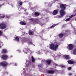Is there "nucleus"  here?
<instances>
[{
  "instance_id": "1",
  "label": "nucleus",
  "mask_w": 76,
  "mask_h": 76,
  "mask_svg": "<svg viewBox=\"0 0 76 76\" xmlns=\"http://www.w3.org/2000/svg\"><path fill=\"white\" fill-rule=\"evenodd\" d=\"M66 6V5L65 4H61L60 5V7L62 10L60 11L59 13L60 15L63 16H64L66 14V12H65L64 10H65Z\"/></svg>"
},
{
  "instance_id": "2",
  "label": "nucleus",
  "mask_w": 76,
  "mask_h": 76,
  "mask_svg": "<svg viewBox=\"0 0 76 76\" xmlns=\"http://www.w3.org/2000/svg\"><path fill=\"white\" fill-rule=\"evenodd\" d=\"M58 45L56 44V45H54V44L53 43H52L50 44V45L49 48L52 50H53L54 51H56L58 48Z\"/></svg>"
},
{
  "instance_id": "3",
  "label": "nucleus",
  "mask_w": 76,
  "mask_h": 76,
  "mask_svg": "<svg viewBox=\"0 0 76 76\" xmlns=\"http://www.w3.org/2000/svg\"><path fill=\"white\" fill-rule=\"evenodd\" d=\"M23 52H24V53L27 54L29 53L31 54V51L29 50H27L26 48H24L23 50Z\"/></svg>"
},
{
  "instance_id": "4",
  "label": "nucleus",
  "mask_w": 76,
  "mask_h": 76,
  "mask_svg": "<svg viewBox=\"0 0 76 76\" xmlns=\"http://www.w3.org/2000/svg\"><path fill=\"white\" fill-rule=\"evenodd\" d=\"M6 25L4 23H2L0 24V28L1 29H4L6 28Z\"/></svg>"
},
{
  "instance_id": "5",
  "label": "nucleus",
  "mask_w": 76,
  "mask_h": 76,
  "mask_svg": "<svg viewBox=\"0 0 76 76\" xmlns=\"http://www.w3.org/2000/svg\"><path fill=\"white\" fill-rule=\"evenodd\" d=\"M1 65L4 67L6 66L7 65V63L6 61H4L0 63V66Z\"/></svg>"
},
{
  "instance_id": "6",
  "label": "nucleus",
  "mask_w": 76,
  "mask_h": 76,
  "mask_svg": "<svg viewBox=\"0 0 76 76\" xmlns=\"http://www.w3.org/2000/svg\"><path fill=\"white\" fill-rule=\"evenodd\" d=\"M31 61H26V64L27 67V69H28V66H30L31 64Z\"/></svg>"
},
{
  "instance_id": "7",
  "label": "nucleus",
  "mask_w": 76,
  "mask_h": 76,
  "mask_svg": "<svg viewBox=\"0 0 76 76\" xmlns=\"http://www.w3.org/2000/svg\"><path fill=\"white\" fill-rule=\"evenodd\" d=\"M68 49L69 50H72L73 49V45L69 44L68 45Z\"/></svg>"
},
{
  "instance_id": "8",
  "label": "nucleus",
  "mask_w": 76,
  "mask_h": 76,
  "mask_svg": "<svg viewBox=\"0 0 76 76\" xmlns=\"http://www.w3.org/2000/svg\"><path fill=\"white\" fill-rule=\"evenodd\" d=\"M1 57L3 59H4V60H6V59H7V58L8 56L6 55H5L2 56Z\"/></svg>"
},
{
  "instance_id": "9",
  "label": "nucleus",
  "mask_w": 76,
  "mask_h": 76,
  "mask_svg": "<svg viewBox=\"0 0 76 76\" xmlns=\"http://www.w3.org/2000/svg\"><path fill=\"white\" fill-rule=\"evenodd\" d=\"M64 57H65V58L66 59V60H69L70 59V58L69 57V56L68 55H65L63 56Z\"/></svg>"
},
{
  "instance_id": "10",
  "label": "nucleus",
  "mask_w": 76,
  "mask_h": 76,
  "mask_svg": "<svg viewBox=\"0 0 76 76\" xmlns=\"http://www.w3.org/2000/svg\"><path fill=\"white\" fill-rule=\"evenodd\" d=\"M7 52V50L5 49H3L2 51V54H5V53H6Z\"/></svg>"
},
{
  "instance_id": "11",
  "label": "nucleus",
  "mask_w": 76,
  "mask_h": 76,
  "mask_svg": "<svg viewBox=\"0 0 76 76\" xmlns=\"http://www.w3.org/2000/svg\"><path fill=\"white\" fill-rule=\"evenodd\" d=\"M54 72L53 70H48V71L47 72L49 74H53Z\"/></svg>"
},
{
  "instance_id": "12",
  "label": "nucleus",
  "mask_w": 76,
  "mask_h": 76,
  "mask_svg": "<svg viewBox=\"0 0 76 76\" xmlns=\"http://www.w3.org/2000/svg\"><path fill=\"white\" fill-rule=\"evenodd\" d=\"M51 62V60L50 59H48L46 61V63L48 65L50 64Z\"/></svg>"
},
{
  "instance_id": "13",
  "label": "nucleus",
  "mask_w": 76,
  "mask_h": 76,
  "mask_svg": "<svg viewBox=\"0 0 76 76\" xmlns=\"http://www.w3.org/2000/svg\"><path fill=\"white\" fill-rule=\"evenodd\" d=\"M31 23H32V24H33V25H35V24H40V23H39V22H38L36 21H33L31 22Z\"/></svg>"
},
{
  "instance_id": "14",
  "label": "nucleus",
  "mask_w": 76,
  "mask_h": 76,
  "mask_svg": "<svg viewBox=\"0 0 76 76\" xmlns=\"http://www.w3.org/2000/svg\"><path fill=\"white\" fill-rule=\"evenodd\" d=\"M57 13H58V11L57 10H55L53 11V15H56V14H57Z\"/></svg>"
},
{
  "instance_id": "15",
  "label": "nucleus",
  "mask_w": 76,
  "mask_h": 76,
  "mask_svg": "<svg viewBox=\"0 0 76 76\" xmlns=\"http://www.w3.org/2000/svg\"><path fill=\"white\" fill-rule=\"evenodd\" d=\"M64 36V34H60L58 35L59 38H63Z\"/></svg>"
},
{
  "instance_id": "16",
  "label": "nucleus",
  "mask_w": 76,
  "mask_h": 76,
  "mask_svg": "<svg viewBox=\"0 0 76 76\" xmlns=\"http://www.w3.org/2000/svg\"><path fill=\"white\" fill-rule=\"evenodd\" d=\"M20 24L21 25H25L26 24V23L23 21H21L20 23Z\"/></svg>"
},
{
  "instance_id": "17",
  "label": "nucleus",
  "mask_w": 76,
  "mask_h": 76,
  "mask_svg": "<svg viewBox=\"0 0 76 76\" xmlns=\"http://www.w3.org/2000/svg\"><path fill=\"white\" fill-rule=\"evenodd\" d=\"M34 14L35 16H38L40 15V13L38 12H36L34 13Z\"/></svg>"
},
{
  "instance_id": "18",
  "label": "nucleus",
  "mask_w": 76,
  "mask_h": 76,
  "mask_svg": "<svg viewBox=\"0 0 76 76\" xmlns=\"http://www.w3.org/2000/svg\"><path fill=\"white\" fill-rule=\"evenodd\" d=\"M67 62L69 64H73L74 63V62L71 61H68Z\"/></svg>"
},
{
  "instance_id": "19",
  "label": "nucleus",
  "mask_w": 76,
  "mask_h": 76,
  "mask_svg": "<svg viewBox=\"0 0 76 76\" xmlns=\"http://www.w3.org/2000/svg\"><path fill=\"white\" fill-rule=\"evenodd\" d=\"M57 24H54L53 25H52L50 27L48 28V29H51V28H53V27H55V26H56V25H57Z\"/></svg>"
},
{
  "instance_id": "20",
  "label": "nucleus",
  "mask_w": 76,
  "mask_h": 76,
  "mask_svg": "<svg viewBox=\"0 0 76 76\" xmlns=\"http://www.w3.org/2000/svg\"><path fill=\"white\" fill-rule=\"evenodd\" d=\"M27 42L29 45H30V44L31 45H32V41H29V40H28L27 41Z\"/></svg>"
},
{
  "instance_id": "21",
  "label": "nucleus",
  "mask_w": 76,
  "mask_h": 76,
  "mask_svg": "<svg viewBox=\"0 0 76 76\" xmlns=\"http://www.w3.org/2000/svg\"><path fill=\"white\" fill-rule=\"evenodd\" d=\"M18 10H22V9H23V8L22 7H20V6H18Z\"/></svg>"
},
{
  "instance_id": "22",
  "label": "nucleus",
  "mask_w": 76,
  "mask_h": 76,
  "mask_svg": "<svg viewBox=\"0 0 76 76\" xmlns=\"http://www.w3.org/2000/svg\"><path fill=\"white\" fill-rule=\"evenodd\" d=\"M73 53L74 54L76 55V48L73 51Z\"/></svg>"
},
{
  "instance_id": "23",
  "label": "nucleus",
  "mask_w": 76,
  "mask_h": 76,
  "mask_svg": "<svg viewBox=\"0 0 76 76\" xmlns=\"http://www.w3.org/2000/svg\"><path fill=\"white\" fill-rule=\"evenodd\" d=\"M31 58L32 60V62H35V59L34 58V57L32 56L31 57Z\"/></svg>"
},
{
  "instance_id": "24",
  "label": "nucleus",
  "mask_w": 76,
  "mask_h": 76,
  "mask_svg": "<svg viewBox=\"0 0 76 76\" xmlns=\"http://www.w3.org/2000/svg\"><path fill=\"white\" fill-rule=\"evenodd\" d=\"M3 42L0 41V48L1 47V46H3Z\"/></svg>"
},
{
  "instance_id": "25",
  "label": "nucleus",
  "mask_w": 76,
  "mask_h": 76,
  "mask_svg": "<svg viewBox=\"0 0 76 76\" xmlns=\"http://www.w3.org/2000/svg\"><path fill=\"white\" fill-rule=\"evenodd\" d=\"M38 66L39 67H42L43 66V65L42 64H40L38 65Z\"/></svg>"
},
{
  "instance_id": "26",
  "label": "nucleus",
  "mask_w": 76,
  "mask_h": 76,
  "mask_svg": "<svg viewBox=\"0 0 76 76\" xmlns=\"http://www.w3.org/2000/svg\"><path fill=\"white\" fill-rule=\"evenodd\" d=\"M15 40L16 41H19V38L18 37H15Z\"/></svg>"
},
{
  "instance_id": "27",
  "label": "nucleus",
  "mask_w": 76,
  "mask_h": 76,
  "mask_svg": "<svg viewBox=\"0 0 76 76\" xmlns=\"http://www.w3.org/2000/svg\"><path fill=\"white\" fill-rule=\"evenodd\" d=\"M57 16V18H62L63 16L61 15H58Z\"/></svg>"
},
{
  "instance_id": "28",
  "label": "nucleus",
  "mask_w": 76,
  "mask_h": 76,
  "mask_svg": "<svg viewBox=\"0 0 76 76\" xmlns=\"http://www.w3.org/2000/svg\"><path fill=\"white\" fill-rule=\"evenodd\" d=\"M18 4H20V5H22V2H20L19 1H18L17 3Z\"/></svg>"
},
{
  "instance_id": "29",
  "label": "nucleus",
  "mask_w": 76,
  "mask_h": 76,
  "mask_svg": "<svg viewBox=\"0 0 76 76\" xmlns=\"http://www.w3.org/2000/svg\"><path fill=\"white\" fill-rule=\"evenodd\" d=\"M5 18V15H3L2 16H1L0 17V19H2L3 18Z\"/></svg>"
},
{
  "instance_id": "30",
  "label": "nucleus",
  "mask_w": 76,
  "mask_h": 76,
  "mask_svg": "<svg viewBox=\"0 0 76 76\" xmlns=\"http://www.w3.org/2000/svg\"><path fill=\"white\" fill-rule=\"evenodd\" d=\"M75 15H76V14L73 15H71V16H70L69 17V18H73V17L74 16H75Z\"/></svg>"
},
{
  "instance_id": "31",
  "label": "nucleus",
  "mask_w": 76,
  "mask_h": 76,
  "mask_svg": "<svg viewBox=\"0 0 76 76\" xmlns=\"http://www.w3.org/2000/svg\"><path fill=\"white\" fill-rule=\"evenodd\" d=\"M29 33L30 35H32L33 34V33H32V31H29Z\"/></svg>"
},
{
  "instance_id": "32",
  "label": "nucleus",
  "mask_w": 76,
  "mask_h": 76,
  "mask_svg": "<svg viewBox=\"0 0 76 76\" xmlns=\"http://www.w3.org/2000/svg\"><path fill=\"white\" fill-rule=\"evenodd\" d=\"M70 20V18H68L67 19H66L65 21H66V22H68V21H69V20Z\"/></svg>"
},
{
  "instance_id": "33",
  "label": "nucleus",
  "mask_w": 76,
  "mask_h": 76,
  "mask_svg": "<svg viewBox=\"0 0 76 76\" xmlns=\"http://www.w3.org/2000/svg\"><path fill=\"white\" fill-rule=\"evenodd\" d=\"M42 54V53L41 52L40 53V51H39L38 52V54Z\"/></svg>"
},
{
  "instance_id": "34",
  "label": "nucleus",
  "mask_w": 76,
  "mask_h": 76,
  "mask_svg": "<svg viewBox=\"0 0 76 76\" xmlns=\"http://www.w3.org/2000/svg\"><path fill=\"white\" fill-rule=\"evenodd\" d=\"M30 20L31 22H32L34 20V19L33 18H31L30 19Z\"/></svg>"
},
{
  "instance_id": "35",
  "label": "nucleus",
  "mask_w": 76,
  "mask_h": 76,
  "mask_svg": "<svg viewBox=\"0 0 76 76\" xmlns=\"http://www.w3.org/2000/svg\"><path fill=\"white\" fill-rule=\"evenodd\" d=\"M68 69V70H71V69L72 68H71V67H69Z\"/></svg>"
},
{
  "instance_id": "36",
  "label": "nucleus",
  "mask_w": 76,
  "mask_h": 76,
  "mask_svg": "<svg viewBox=\"0 0 76 76\" xmlns=\"http://www.w3.org/2000/svg\"><path fill=\"white\" fill-rule=\"evenodd\" d=\"M61 67H63V68H64V67H65V66L63 65H62L61 66Z\"/></svg>"
},
{
  "instance_id": "37",
  "label": "nucleus",
  "mask_w": 76,
  "mask_h": 76,
  "mask_svg": "<svg viewBox=\"0 0 76 76\" xmlns=\"http://www.w3.org/2000/svg\"><path fill=\"white\" fill-rule=\"evenodd\" d=\"M48 51L46 50V54H48Z\"/></svg>"
},
{
  "instance_id": "38",
  "label": "nucleus",
  "mask_w": 76,
  "mask_h": 76,
  "mask_svg": "<svg viewBox=\"0 0 76 76\" xmlns=\"http://www.w3.org/2000/svg\"><path fill=\"white\" fill-rule=\"evenodd\" d=\"M2 34V33L1 32V31L0 30V35H1Z\"/></svg>"
},
{
  "instance_id": "39",
  "label": "nucleus",
  "mask_w": 76,
  "mask_h": 76,
  "mask_svg": "<svg viewBox=\"0 0 76 76\" xmlns=\"http://www.w3.org/2000/svg\"><path fill=\"white\" fill-rule=\"evenodd\" d=\"M72 75V74L71 73H69V76H71V75Z\"/></svg>"
},
{
  "instance_id": "40",
  "label": "nucleus",
  "mask_w": 76,
  "mask_h": 76,
  "mask_svg": "<svg viewBox=\"0 0 76 76\" xmlns=\"http://www.w3.org/2000/svg\"><path fill=\"white\" fill-rule=\"evenodd\" d=\"M28 4H29V5H30V6H31V4H32V3H28Z\"/></svg>"
},
{
  "instance_id": "41",
  "label": "nucleus",
  "mask_w": 76,
  "mask_h": 76,
  "mask_svg": "<svg viewBox=\"0 0 76 76\" xmlns=\"http://www.w3.org/2000/svg\"><path fill=\"white\" fill-rule=\"evenodd\" d=\"M71 26H72V28H73V29H74L75 28H74V27L72 26V24H71Z\"/></svg>"
},
{
  "instance_id": "42",
  "label": "nucleus",
  "mask_w": 76,
  "mask_h": 76,
  "mask_svg": "<svg viewBox=\"0 0 76 76\" xmlns=\"http://www.w3.org/2000/svg\"><path fill=\"white\" fill-rule=\"evenodd\" d=\"M12 57H13V56L12 55L10 56V58H12Z\"/></svg>"
},
{
  "instance_id": "43",
  "label": "nucleus",
  "mask_w": 76,
  "mask_h": 76,
  "mask_svg": "<svg viewBox=\"0 0 76 76\" xmlns=\"http://www.w3.org/2000/svg\"><path fill=\"white\" fill-rule=\"evenodd\" d=\"M14 66H17V64H15Z\"/></svg>"
},
{
  "instance_id": "44",
  "label": "nucleus",
  "mask_w": 76,
  "mask_h": 76,
  "mask_svg": "<svg viewBox=\"0 0 76 76\" xmlns=\"http://www.w3.org/2000/svg\"><path fill=\"white\" fill-rule=\"evenodd\" d=\"M5 74H6V75L8 74V72H6Z\"/></svg>"
},
{
  "instance_id": "45",
  "label": "nucleus",
  "mask_w": 76,
  "mask_h": 76,
  "mask_svg": "<svg viewBox=\"0 0 76 76\" xmlns=\"http://www.w3.org/2000/svg\"><path fill=\"white\" fill-rule=\"evenodd\" d=\"M55 64V66H57V65H58L57 64Z\"/></svg>"
},
{
  "instance_id": "46",
  "label": "nucleus",
  "mask_w": 76,
  "mask_h": 76,
  "mask_svg": "<svg viewBox=\"0 0 76 76\" xmlns=\"http://www.w3.org/2000/svg\"><path fill=\"white\" fill-rule=\"evenodd\" d=\"M23 35H24V34H25V32H23Z\"/></svg>"
},
{
  "instance_id": "47",
  "label": "nucleus",
  "mask_w": 76,
  "mask_h": 76,
  "mask_svg": "<svg viewBox=\"0 0 76 76\" xmlns=\"http://www.w3.org/2000/svg\"><path fill=\"white\" fill-rule=\"evenodd\" d=\"M19 53H20V51H19Z\"/></svg>"
},
{
  "instance_id": "48",
  "label": "nucleus",
  "mask_w": 76,
  "mask_h": 76,
  "mask_svg": "<svg viewBox=\"0 0 76 76\" xmlns=\"http://www.w3.org/2000/svg\"><path fill=\"white\" fill-rule=\"evenodd\" d=\"M25 69V68H23V70H24Z\"/></svg>"
},
{
  "instance_id": "49",
  "label": "nucleus",
  "mask_w": 76,
  "mask_h": 76,
  "mask_svg": "<svg viewBox=\"0 0 76 76\" xmlns=\"http://www.w3.org/2000/svg\"><path fill=\"white\" fill-rule=\"evenodd\" d=\"M1 5H0V7H1Z\"/></svg>"
},
{
  "instance_id": "50",
  "label": "nucleus",
  "mask_w": 76,
  "mask_h": 76,
  "mask_svg": "<svg viewBox=\"0 0 76 76\" xmlns=\"http://www.w3.org/2000/svg\"><path fill=\"white\" fill-rule=\"evenodd\" d=\"M2 75H3V73H2Z\"/></svg>"
},
{
  "instance_id": "51",
  "label": "nucleus",
  "mask_w": 76,
  "mask_h": 76,
  "mask_svg": "<svg viewBox=\"0 0 76 76\" xmlns=\"http://www.w3.org/2000/svg\"><path fill=\"white\" fill-rule=\"evenodd\" d=\"M6 18H7V17Z\"/></svg>"
},
{
  "instance_id": "52",
  "label": "nucleus",
  "mask_w": 76,
  "mask_h": 76,
  "mask_svg": "<svg viewBox=\"0 0 76 76\" xmlns=\"http://www.w3.org/2000/svg\"><path fill=\"white\" fill-rule=\"evenodd\" d=\"M27 40H28V39H27Z\"/></svg>"
}]
</instances>
